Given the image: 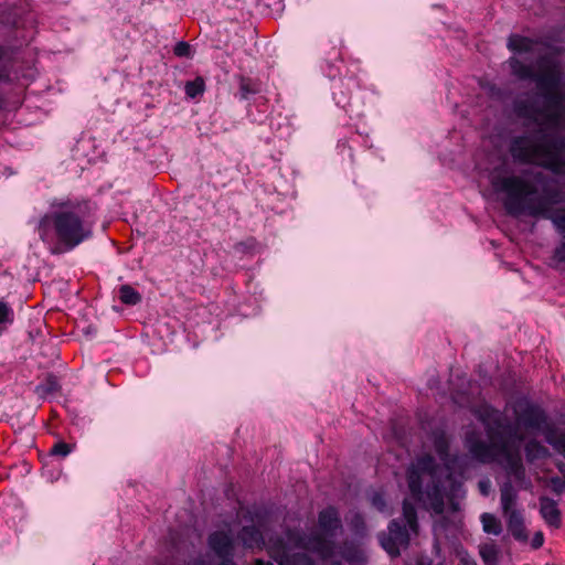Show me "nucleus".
<instances>
[{"label":"nucleus","mask_w":565,"mask_h":565,"mask_svg":"<svg viewBox=\"0 0 565 565\" xmlns=\"http://www.w3.org/2000/svg\"><path fill=\"white\" fill-rule=\"evenodd\" d=\"M491 185L505 194L504 207L510 215L550 220L565 236V212L554 209L565 204V188L561 180L543 171L532 172V181L518 174H493Z\"/></svg>","instance_id":"f257e3e1"},{"label":"nucleus","mask_w":565,"mask_h":565,"mask_svg":"<svg viewBox=\"0 0 565 565\" xmlns=\"http://www.w3.org/2000/svg\"><path fill=\"white\" fill-rule=\"evenodd\" d=\"M288 565H316L315 559L303 552L292 553V558Z\"/></svg>","instance_id":"4c0bfd02"},{"label":"nucleus","mask_w":565,"mask_h":565,"mask_svg":"<svg viewBox=\"0 0 565 565\" xmlns=\"http://www.w3.org/2000/svg\"><path fill=\"white\" fill-rule=\"evenodd\" d=\"M402 510H403V518H404L405 522L407 523L409 530L414 533H417L419 525H418L417 511H416L415 505L405 499L403 501Z\"/></svg>","instance_id":"7c9ffc66"},{"label":"nucleus","mask_w":565,"mask_h":565,"mask_svg":"<svg viewBox=\"0 0 565 565\" xmlns=\"http://www.w3.org/2000/svg\"><path fill=\"white\" fill-rule=\"evenodd\" d=\"M246 247V244L243 243V242H239L238 244H236V249L237 250H244Z\"/></svg>","instance_id":"603ef678"},{"label":"nucleus","mask_w":565,"mask_h":565,"mask_svg":"<svg viewBox=\"0 0 565 565\" xmlns=\"http://www.w3.org/2000/svg\"><path fill=\"white\" fill-rule=\"evenodd\" d=\"M460 565H478V563L473 557L466 553L460 557Z\"/></svg>","instance_id":"a18cd8bd"},{"label":"nucleus","mask_w":565,"mask_h":565,"mask_svg":"<svg viewBox=\"0 0 565 565\" xmlns=\"http://www.w3.org/2000/svg\"><path fill=\"white\" fill-rule=\"evenodd\" d=\"M433 445L436 454L445 460L449 456L450 443L444 430H436L433 434Z\"/></svg>","instance_id":"a878e982"},{"label":"nucleus","mask_w":565,"mask_h":565,"mask_svg":"<svg viewBox=\"0 0 565 565\" xmlns=\"http://www.w3.org/2000/svg\"><path fill=\"white\" fill-rule=\"evenodd\" d=\"M350 527L354 534H363L366 529L364 516L359 512L354 513L350 519Z\"/></svg>","instance_id":"e433bc0d"},{"label":"nucleus","mask_w":565,"mask_h":565,"mask_svg":"<svg viewBox=\"0 0 565 565\" xmlns=\"http://www.w3.org/2000/svg\"><path fill=\"white\" fill-rule=\"evenodd\" d=\"M268 554L278 565H288L292 558L290 547L282 537H276L268 547Z\"/></svg>","instance_id":"f3484780"},{"label":"nucleus","mask_w":565,"mask_h":565,"mask_svg":"<svg viewBox=\"0 0 565 565\" xmlns=\"http://www.w3.org/2000/svg\"><path fill=\"white\" fill-rule=\"evenodd\" d=\"M539 128L532 135L512 138L509 151L515 162L535 164L555 175H565V134Z\"/></svg>","instance_id":"7ed1b4c3"},{"label":"nucleus","mask_w":565,"mask_h":565,"mask_svg":"<svg viewBox=\"0 0 565 565\" xmlns=\"http://www.w3.org/2000/svg\"><path fill=\"white\" fill-rule=\"evenodd\" d=\"M525 459L532 463L539 459H545L551 456L550 450L536 439H530L524 446Z\"/></svg>","instance_id":"b1692460"},{"label":"nucleus","mask_w":565,"mask_h":565,"mask_svg":"<svg viewBox=\"0 0 565 565\" xmlns=\"http://www.w3.org/2000/svg\"><path fill=\"white\" fill-rule=\"evenodd\" d=\"M544 544V535L542 532H536L533 537L531 545L533 548L537 550Z\"/></svg>","instance_id":"37998d69"},{"label":"nucleus","mask_w":565,"mask_h":565,"mask_svg":"<svg viewBox=\"0 0 565 565\" xmlns=\"http://www.w3.org/2000/svg\"><path fill=\"white\" fill-rule=\"evenodd\" d=\"M465 447L471 458L479 463H491L499 456L491 444L482 440L475 431L466 434Z\"/></svg>","instance_id":"9b49d317"},{"label":"nucleus","mask_w":565,"mask_h":565,"mask_svg":"<svg viewBox=\"0 0 565 565\" xmlns=\"http://www.w3.org/2000/svg\"><path fill=\"white\" fill-rule=\"evenodd\" d=\"M382 547L387 552L391 557L399 556V543H397L391 535L381 539Z\"/></svg>","instance_id":"c9c22d12"},{"label":"nucleus","mask_w":565,"mask_h":565,"mask_svg":"<svg viewBox=\"0 0 565 565\" xmlns=\"http://www.w3.org/2000/svg\"><path fill=\"white\" fill-rule=\"evenodd\" d=\"M329 565H343V563L341 561L333 559L329 563Z\"/></svg>","instance_id":"864d4df0"},{"label":"nucleus","mask_w":565,"mask_h":565,"mask_svg":"<svg viewBox=\"0 0 565 565\" xmlns=\"http://www.w3.org/2000/svg\"><path fill=\"white\" fill-rule=\"evenodd\" d=\"M287 537L294 541L297 547L316 553L322 561L332 558L335 554V542L321 533L311 534L306 541L305 536L297 531L288 530Z\"/></svg>","instance_id":"0eeeda50"},{"label":"nucleus","mask_w":565,"mask_h":565,"mask_svg":"<svg viewBox=\"0 0 565 565\" xmlns=\"http://www.w3.org/2000/svg\"><path fill=\"white\" fill-rule=\"evenodd\" d=\"M40 221V236L52 243V254L74 250L94 235L96 205L83 198H56Z\"/></svg>","instance_id":"f03ea898"},{"label":"nucleus","mask_w":565,"mask_h":565,"mask_svg":"<svg viewBox=\"0 0 565 565\" xmlns=\"http://www.w3.org/2000/svg\"><path fill=\"white\" fill-rule=\"evenodd\" d=\"M237 537L245 548L262 550L265 546L264 534L262 530L255 524L244 525L239 530Z\"/></svg>","instance_id":"2eb2a0df"},{"label":"nucleus","mask_w":565,"mask_h":565,"mask_svg":"<svg viewBox=\"0 0 565 565\" xmlns=\"http://www.w3.org/2000/svg\"><path fill=\"white\" fill-rule=\"evenodd\" d=\"M540 513L544 521L553 527H559L562 523L561 511L557 502L546 495L540 497Z\"/></svg>","instance_id":"dca6fc26"},{"label":"nucleus","mask_w":565,"mask_h":565,"mask_svg":"<svg viewBox=\"0 0 565 565\" xmlns=\"http://www.w3.org/2000/svg\"><path fill=\"white\" fill-rule=\"evenodd\" d=\"M514 113L518 117L529 119L533 122L539 124V118L544 117L546 119V110L544 105L539 107L534 102L529 99H518L513 104ZM546 124V120H544Z\"/></svg>","instance_id":"4468645a"},{"label":"nucleus","mask_w":565,"mask_h":565,"mask_svg":"<svg viewBox=\"0 0 565 565\" xmlns=\"http://www.w3.org/2000/svg\"><path fill=\"white\" fill-rule=\"evenodd\" d=\"M482 530L487 534L500 535L502 532L501 521L492 513L484 512L480 515Z\"/></svg>","instance_id":"c756f323"},{"label":"nucleus","mask_w":565,"mask_h":565,"mask_svg":"<svg viewBox=\"0 0 565 565\" xmlns=\"http://www.w3.org/2000/svg\"><path fill=\"white\" fill-rule=\"evenodd\" d=\"M339 555L349 565H365L367 562L364 551L353 542H344L339 551Z\"/></svg>","instance_id":"a211bd4d"},{"label":"nucleus","mask_w":565,"mask_h":565,"mask_svg":"<svg viewBox=\"0 0 565 565\" xmlns=\"http://www.w3.org/2000/svg\"><path fill=\"white\" fill-rule=\"evenodd\" d=\"M518 500V492L513 488L511 482H505L501 489H500V501H501V508L503 511V514H509L513 511H516L514 509V505L516 504Z\"/></svg>","instance_id":"5701e85b"},{"label":"nucleus","mask_w":565,"mask_h":565,"mask_svg":"<svg viewBox=\"0 0 565 565\" xmlns=\"http://www.w3.org/2000/svg\"><path fill=\"white\" fill-rule=\"evenodd\" d=\"M61 384L58 377L52 373L47 374L42 383L38 386V391L46 395L60 392Z\"/></svg>","instance_id":"473e14b6"},{"label":"nucleus","mask_w":565,"mask_h":565,"mask_svg":"<svg viewBox=\"0 0 565 565\" xmlns=\"http://www.w3.org/2000/svg\"><path fill=\"white\" fill-rule=\"evenodd\" d=\"M461 483L450 473L443 476H433L426 484L423 497L425 495L429 508L437 514L445 510V499L452 500L460 490Z\"/></svg>","instance_id":"423d86ee"},{"label":"nucleus","mask_w":565,"mask_h":565,"mask_svg":"<svg viewBox=\"0 0 565 565\" xmlns=\"http://www.w3.org/2000/svg\"><path fill=\"white\" fill-rule=\"evenodd\" d=\"M4 79H9V73H0V82L4 81ZM4 105H6V99L2 95V93L0 92V111L4 108Z\"/></svg>","instance_id":"49530a36"},{"label":"nucleus","mask_w":565,"mask_h":565,"mask_svg":"<svg viewBox=\"0 0 565 565\" xmlns=\"http://www.w3.org/2000/svg\"><path fill=\"white\" fill-rule=\"evenodd\" d=\"M499 455L504 457L507 469L511 475H513L515 478H522L524 476V466L518 449L510 448L507 451L500 452Z\"/></svg>","instance_id":"412c9836"},{"label":"nucleus","mask_w":565,"mask_h":565,"mask_svg":"<svg viewBox=\"0 0 565 565\" xmlns=\"http://www.w3.org/2000/svg\"><path fill=\"white\" fill-rule=\"evenodd\" d=\"M318 526L323 535L329 537L337 535V532L342 529V521L335 507L329 505L319 512Z\"/></svg>","instance_id":"ddd939ff"},{"label":"nucleus","mask_w":565,"mask_h":565,"mask_svg":"<svg viewBox=\"0 0 565 565\" xmlns=\"http://www.w3.org/2000/svg\"><path fill=\"white\" fill-rule=\"evenodd\" d=\"M521 79H534L546 110V126L565 129V92L559 88L563 73H515Z\"/></svg>","instance_id":"39448f33"},{"label":"nucleus","mask_w":565,"mask_h":565,"mask_svg":"<svg viewBox=\"0 0 565 565\" xmlns=\"http://www.w3.org/2000/svg\"><path fill=\"white\" fill-rule=\"evenodd\" d=\"M545 441L565 458V431H561L556 426L554 428L550 427Z\"/></svg>","instance_id":"393cba45"},{"label":"nucleus","mask_w":565,"mask_h":565,"mask_svg":"<svg viewBox=\"0 0 565 565\" xmlns=\"http://www.w3.org/2000/svg\"><path fill=\"white\" fill-rule=\"evenodd\" d=\"M204 90L205 81L201 76H196L193 81H188L184 85L185 95L192 99L203 95Z\"/></svg>","instance_id":"2f4dec72"},{"label":"nucleus","mask_w":565,"mask_h":565,"mask_svg":"<svg viewBox=\"0 0 565 565\" xmlns=\"http://www.w3.org/2000/svg\"><path fill=\"white\" fill-rule=\"evenodd\" d=\"M371 504L374 509H376L379 512H385L387 504L386 500L381 492H374L371 497Z\"/></svg>","instance_id":"ea45409f"},{"label":"nucleus","mask_w":565,"mask_h":565,"mask_svg":"<svg viewBox=\"0 0 565 565\" xmlns=\"http://www.w3.org/2000/svg\"><path fill=\"white\" fill-rule=\"evenodd\" d=\"M486 434L498 455L512 448L511 441L524 440V436L518 431L516 427L505 419L492 427H487Z\"/></svg>","instance_id":"1a4fd4ad"},{"label":"nucleus","mask_w":565,"mask_h":565,"mask_svg":"<svg viewBox=\"0 0 565 565\" xmlns=\"http://www.w3.org/2000/svg\"><path fill=\"white\" fill-rule=\"evenodd\" d=\"M507 46L514 54L525 55L529 63L535 62L536 71H562L565 65V49L545 40L511 34Z\"/></svg>","instance_id":"20e7f679"},{"label":"nucleus","mask_w":565,"mask_h":565,"mask_svg":"<svg viewBox=\"0 0 565 565\" xmlns=\"http://www.w3.org/2000/svg\"><path fill=\"white\" fill-rule=\"evenodd\" d=\"M207 545L218 559L234 557L235 542L228 531H214L209 534Z\"/></svg>","instance_id":"f8f14e48"},{"label":"nucleus","mask_w":565,"mask_h":565,"mask_svg":"<svg viewBox=\"0 0 565 565\" xmlns=\"http://www.w3.org/2000/svg\"><path fill=\"white\" fill-rule=\"evenodd\" d=\"M550 484L552 488V491L556 495H561L564 492L565 483L564 480H562L559 477L555 476L550 479Z\"/></svg>","instance_id":"a19ab883"},{"label":"nucleus","mask_w":565,"mask_h":565,"mask_svg":"<svg viewBox=\"0 0 565 565\" xmlns=\"http://www.w3.org/2000/svg\"><path fill=\"white\" fill-rule=\"evenodd\" d=\"M479 488L482 492V494L487 495L488 494V488H489V483L486 482V481H480L479 482Z\"/></svg>","instance_id":"09e8293b"},{"label":"nucleus","mask_w":565,"mask_h":565,"mask_svg":"<svg viewBox=\"0 0 565 565\" xmlns=\"http://www.w3.org/2000/svg\"><path fill=\"white\" fill-rule=\"evenodd\" d=\"M13 321L14 311L12 307L4 301H0V326L7 327L8 324H12Z\"/></svg>","instance_id":"f704fd0d"},{"label":"nucleus","mask_w":565,"mask_h":565,"mask_svg":"<svg viewBox=\"0 0 565 565\" xmlns=\"http://www.w3.org/2000/svg\"><path fill=\"white\" fill-rule=\"evenodd\" d=\"M238 93L235 95L241 100L248 99L252 95H256L263 92V83L259 79H255L243 74L238 75Z\"/></svg>","instance_id":"aec40b11"},{"label":"nucleus","mask_w":565,"mask_h":565,"mask_svg":"<svg viewBox=\"0 0 565 565\" xmlns=\"http://www.w3.org/2000/svg\"><path fill=\"white\" fill-rule=\"evenodd\" d=\"M173 53L178 57H192L193 50L188 42L180 41L175 44Z\"/></svg>","instance_id":"58836bf2"},{"label":"nucleus","mask_w":565,"mask_h":565,"mask_svg":"<svg viewBox=\"0 0 565 565\" xmlns=\"http://www.w3.org/2000/svg\"><path fill=\"white\" fill-rule=\"evenodd\" d=\"M479 555L484 565H498L500 550L494 543H483L479 545Z\"/></svg>","instance_id":"cd10ccee"},{"label":"nucleus","mask_w":565,"mask_h":565,"mask_svg":"<svg viewBox=\"0 0 565 565\" xmlns=\"http://www.w3.org/2000/svg\"><path fill=\"white\" fill-rule=\"evenodd\" d=\"M253 565H274L270 561H265L263 558H256L253 562Z\"/></svg>","instance_id":"8fccbe9b"},{"label":"nucleus","mask_w":565,"mask_h":565,"mask_svg":"<svg viewBox=\"0 0 565 565\" xmlns=\"http://www.w3.org/2000/svg\"><path fill=\"white\" fill-rule=\"evenodd\" d=\"M558 471L563 475V477L565 476V463L564 462H559L556 465Z\"/></svg>","instance_id":"3c124183"},{"label":"nucleus","mask_w":565,"mask_h":565,"mask_svg":"<svg viewBox=\"0 0 565 565\" xmlns=\"http://www.w3.org/2000/svg\"><path fill=\"white\" fill-rule=\"evenodd\" d=\"M510 63H511V66H512V71H522V72H525V71H533L531 66H526V65H523L521 64L516 58L512 57L510 60Z\"/></svg>","instance_id":"c03bdc74"},{"label":"nucleus","mask_w":565,"mask_h":565,"mask_svg":"<svg viewBox=\"0 0 565 565\" xmlns=\"http://www.w3.org/2000/svg\"><path fill=\"white\" fill-rule=\"evenodd\" d=\"M423 475H428L429 479L433 478V476H439L437 462L429 454L417 458L416 462L407 470L406 478L408 489L412 495L417 500H422L423 498Z\"/></svg>","instance_id":"6e6552de"},{"label":"nucleus","mask_w":565,"mask_h":565,"mask_svg":"<svg viewBox=\"0 0 565 565\" xmlns=\"http://www.w3.org/2000/svg\"><path fill=\"white\" fill-rule=\"evenodd\" d=\"M507 516V525L508 530L513 536L514 540L519 542H526L527 541V533L524 525V519L520 511H513L509 514H505Z\"/></svg>","instance_id":"6ab92c4d"},{"label":"nucleus","mask_w":565,"mask_h":565,"mask_svg":"<svg viewBox=\"0 0 565 565\" xmlns=\"http://www.w3.org/2000/svg\"><path fill=\"white\" fill-rule=\"evenodd\" d=\"M218 565H237V564L234 562V557H227V558L220 559Z\"/></svg>","instance_id":"de8ad7c7"},{"label":"nucleus","mask_w":565,"mask_h":565,"mask_svg":"<svg viewBox=\"0 0 565 565\" xmlns=\"http://www.w3.org/2000/svg\"><path fill=\"white\" fill-rule=\"evenodd\" d=\"M387 529H388L390 535L397 543H399V545L407 546L409 544L408 530L402 522H399L397 520H392V521H390Z\"/></svg>","instance_id":"bb28decb"},{"label":"nucleus","mask_w":565,"mask_h":565,"mask_svg":"<svg viewBox=\"0 0 565 565\" xmlns=\"http://www.w3.org/2000/svg\"><path fill=\"white\" fill-rule=\"evenodd\" d=\"M428 565H444L443 563L433 564L431 562Z\"/></svg>","instance_id":"5fc2aeb1"},{"label":"nucleus","mask_w":565,"mask_h":565,"mask_svg":"<svg viewBox=\"0 0 565 565\" xmlns=\"http://www.w3.org/2000/svg\"><path fill=\"white\" fill-rule=\"evenodd\" d=\"M117 295L119 300L127 306H136L142 300L140 292L128 284L119 286Z\"/></svg>","instance_id":"c85d7f7f"},{"label":"nucleus","mask_w":565,"mask_h":565,"mask_svg":"<svg viewBox=\"0 0 565 565\" xmlns=\"http://www.w3.org/2000/svg\"><path fill=\"white\" fill-rule=\"evenodd\" d=\"M477 418L482 423L484 430L504 420L501 413L491 405H481L477 411Z\"/></svg>","instance_id":"4be33fe9"},{"label":"nucleus","mask_w":565,"mask_h":565,"mask_svg":"<svg viewBox=\"0 0 565 565\" xmlns=\"http://www.w3.org/2000/svg\"><path fill=\"white\" fill-rule=\"evenodd\" d=\"M74 448L75 445L58 440L51 447L49 454L50 456L65 458L74 450Z\"/></svg>","instance_id":"72a5a7b5"},{"label":"nucleus","mask_w":565,"mask_h":565,"mask_svg":"<svg viewBox=\"0 0 565 565\" xmlns=\"http://www.w3.org/2000/svg\"><path fill=\"white\" fill-rule=\"evenodd\" d=\"M518 420L526 429L542 433L545 440L548 428L555 427V424L550 420L546 412L540 405L533 403H526V405L520 409Z\"/></svg>","instance_id":"9d476101"},{"label":"nucleus","mask_w":565,"mask_h":565,"mask_svg":"<svg viewBox=\"0 0 565 565\" xmlns=\"http://www.w3.org/2000/svg\"><path fill=\"white\" fill-rule=\"evenodd\" d=\"M554 258L559 263H565V241L555 248Z\"/></svg>","instance_id":"79ce46f5"}]
</instances>
